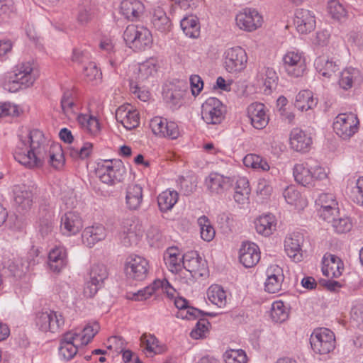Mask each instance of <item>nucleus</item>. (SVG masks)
<instances>
[{
	"mask_svg": "<svg viewBox=\"0 0 363 363\" xmlns=\"http://www.w3.org/2000/svg\"><path fill=\"white\" fill-rule=\"evenodd\" d=\"M13 156L18 162L30 169L42 167L45 160L56 169H62L65 164L62 146L53 143L49 147L44 134L38 129L20 136Z\"/></svg>",
	"mask_w": 363,
	"mask_h": 363,
	"instance_id": "1",
	"label": "nucleus"
},
{
	"mask_svg": "<svg viewBox=\"0 0 363 363\" xmlns=\"http://www.w3.org/2000/svg\"><path fill=\"white\" fill-rule=\"evenodd\" d=\"M126 45L134 51H143L149 49L152 44L151 32L142 26L129 25L123 33Z\"/></svg>",
	"mask_w": 363,
	"mask_h": 363,
	"instance_id": "2",
	"label": "nucleus"
},
{
	"mask_svg": "<svg viewBox=\"0 0 363 363\" xmlns=\"http://www.w3.org/2000/svg\"><path fill=\"white\" fill-rule=\"evenodd\" d=\"M182 259L184 273L182 274L184 275L181 277L182 282L188 283L191 278L199 279L208 274L206 263L196 252H189L183 255Z\"/></svg>",
	"mask_w": 363,
	"mask_h": 363,
	"instance_id": "3",
	"label": "nucleus"
},
{
	"mask_svg": "<svg viewBox=\"0 0 363 363\" xmlns=\"http://www.w3.org/2000/svg\"><path fill=\"white\" fill-rule=\"evenodd\" d=\"M96 174L103 183L113 185L123 179L125 169L120 160H105L98 163Z\"/></svg>",
	"mask_w": 363,
	"mask_h": 363,
	"instance_id": "4",
	"label": "nucleus"
},
{
	"mask_svg": "<svg viewBox=\"0 0 363 363\" xmlns=\"http://www.w3.org/2000/svg\"><path fill=\"white\" fill-rule=\"evenodd\" d=\"M282 66L285 72L291 77H301L306 70V58L297 49L287 50L282 57Z\"/></svg>",
	"mask_w": 363,
	"mask_h": 363,
	"instance_id": "5",
	"label": "nucleus"
},
{
	"mask_svg": "<svg viewBox=\"0 0 363 363\" xmlns=\"http://www.w3.org/2000/svg\"><path fill=\"white\" fill-rule=\"evenodd\" d=\"M310 343L315 353L326 354L335 349V337L333 332L328 328H317L311 335Z\"/></svg>",
	"mask_w": 363,
	"mask_h": 363,
	"instance_id": "6",
	"label": "nucleus"
},
{
	"mask_svg": "<svg viewBox=\"0 0 363 363\" xmlns=\"http://www.w3.org/2000/svg\"><path fill=\"white\" fill-rule=\"evenodd\" d=\"M359 121L356 114L343 113L337 115L333 122L335 133L343 140H348L359 130Z\"/></svg>",
	"mask_w": 363,
	"mask_h": 363,
	"instance_id": "7",
	"label": "nucleus"
},
{
	"mask_svg": "<svg viewBox=\"0 0 363 363\" xmlns=\"http://www.w3.org/2000/svg\"><path fill=\"white\" fill-rule=\"evenodd\" d=\"M64 324L65 318L59 312L49 310L35 314V325L43 333H57Z\"/></svg>",
	"mask_w": 363,
	"mask_h": 363,
	"instance_id": "8",
	"label": "nucleus"
},
{
	"mask_svg": "<svg viewBox=\"0 0 363 363\" xmlns=\"http://www.w3.org/2000/svg\"><path fill=\"white\" fill-rule=\"evenodd\" d=\"M247 56L245 50L240 46L227 49L223 54V65L230 73L243 70L247 65Z\"/></svg>",
	"mask_w": 363,
	"mask_h": 363,
	"instance_id": "9",
	"label": "nucleus"
},
{
	"mask_svg": "<svg viewBox=\"0 0 363 363\" xmlns=\"http://www.w3.org/2000/svg\"><path fill=\"white\" fill-rule=\"evenodd\" d=\"M225 108L215 97H210L201 106V117L207 124H219L224 119Z\"/></svg>",
	"mask_w": 363,
	"mask_h": 363,
	"instance_id": "10",
	"label": "nucleus"
},
{
	"mask_svg": "<svg viewBox=\"0 0 363 363\" xmlns=\"http://www.w3.org/2000/svg\"><path fill=\"white\" fill-rule=\"evenodd\" d=\"M143 235L141 225L133 218H127L121 223L120 238L125 247L136 245Z\"/></svg>",
	"mask_w": 363,
	"mask_h": 363,
	"instance_id": "11",
	"label": "nucleus"
},
{
	"mask_svg": "<svg viewBox=\"0 0 363 363\" xmlns=\"http://www.w3.org/2000/svg\"><path fill=\"white\" fill-rule=\"evenodd\" d=\"M150 127L155 135L161 138L175 140L181 135L179 126L175 122L168 121L162 117L152 118Z\"/></svg>",
	"mask_w": 363,
	"mask_h": 363,
	"instance_id": "12",
	"label": "nucleus"
},
{
	"mask_svg": "<svg viewBox=\"0 0 363 363\" xmlns=\"http://www.w3.org/2000/svg\"><path fill=\"white\" fill-rule=\"evenodd\" d=\"M235 21L241 30L252 32L262 26L263 17L256 9L246 8L236 15Z\"/></svg>",
	"mask_w": 363,
	"mask_h": 363,
	"instance_id": "13",
	"label": "nucleus"
},
{
	"mask_svg": "<svg viewBox=\"0 0 363 363\" xmlns=\"http://www.w3.org/2000/svg\"><path fill=\"white\" fill-rule=\"evenodd\" d=\"M336 197L330 193H322L315 199L318 213L323 220L330 222L339 213Z\"/></svg>",
	"mask_w": 363,
	"mask_h": 363,
	"instance_id": "14",
	"label": "nucleus"
},
{
	"mask_svg": "<svg viewBox=\"0 0 363 363\" xmlns=\"http://www.w3.org/2000/svg\"><path fill=\"white\" fill-rule=\"evenodd\" d=\"M125 270L130 278L142 281L148 274L149 263L144 257L132 255L126 259Z\"/></svg>",
	"mask_w": 363,
	"mask_h": 363,
	"instance_id": "15",
	"label": "nucleus"
},
{
	"mask_svg": "<svg viewBox=\"0 0 363 363\" xmlns=\"http://www.w3.org/2000/svg\"><path fill=\"white\" fill-rule=\"evenodd\" d=\"M233 179L217 172H211L205 179V186L211 195H221L230 189Z\"/></svg>",
	"mask_w": 363,
	"mask_h": 363,
	"instance_id": "16",
	"label": "nucleus"
},
{
	"mask_svg": "<svg viewBox=\"0 0 363 363\" xmlns=\"http://www.w3.org/2000/svg\"><path fill=\"white\" fill-rule=\"evenodd\" d=\"M116 119L127 130L134 129L140 123L139 113L130 104L119 106L116 111Z\"/></svg>",
	"mask_w": 363,
	"mask_h": 363,
	"instance_id": "17",
	"label": "nucleus"
},
{
	"mask_svg": "<svg viewBox=\"0 0 363 363\" xmlns=\"http://www.w3.org/2000/svg\"><path fill=\"white\" fill-rule=\"evenodd\" d=\"M161 289L169 297H174L175 290L167 279H158L155 281L151 285L139 290L137 294L133 295L135 301H143L149 298L157 290Z\"/></svg>",
	"mask_w": 363,
	"mask_h": 363,
	"instance_id": "18",
	"label": "nucleus"
},
{
	"mask_svg": "<svg viewBox=\"0 0 363 363\" xmlns=\"http://www.w3.org/2000/svg\"><path fill=\"white\" fill-rule=\"evenodd\" d=\"M78 340L77 333L72 330L65 333L60 340V355L66 360L72 359L77 353L78 346L81 345Z\"/></svg>",
	"mask_w": 363,
	"mask_h": 363,
	"instance_id": "19",
	"label": "nucleus"
},
{
	"mask_svg": "<svg viewBox=\"0 0 363 363\" xmlns=\"http://www.w3.org/2000/svg\"><path fill=\"white\" fill-rule=\"evenodd\" d=\"M284 280L282 268L277 264L270 265L267 269V279L264 283L265 291L275 294L281 291Z\"/></svg>",
	"mask_w": 363,
	"mask_h": 363,
	"instance_id": "20",
	"label": "nucleus"
},
{
	"mask_svg": "<svg viewBox=\"0 0 363 363\" xmlns=\"http://www.w3.org/2000/svg\"><path fill=\"white\" fill-rule=\"evenodd\" d=\"M294 24L297 31L301 34H306L315 28L314 13L307 9H300L296 11Z\"/></svg>",
	"mask_w": 363,
	"mask_h": 363,
	"instance_id": "21",
	"label": "nucleus"
},
{
	"mask_svg": "<svg viewBox=\"0 0 363 363\" xmlns=\"http://www.w3.org/2000/svg\"><path fill=\"white\" fill-rule=\"evenodd\" d=\"M82 228L83 220L78 213L69 211L62 216L60 229L64 235H76Z\"/></svg>",
	"mask_w": 363,
	"mask_h": 363,
	"instance_id": "22",
	"label": "nucleus"
},
{
	"mask_svg": "<svg viewBox=\"0 0 363 363\" xmlns=\"http://www.w3.org/2000/svg\"><path fill=\"white\" fill-rule=\"evenodd\" d=\"M239 259L246 268L255 266L260 259L258 246L253 242H243L240 249Z\"/></svg>",
	"mask_w": 363,
	"mask_h": 363,
	"instance_id": "23",
	"label": "nucleus"
},
{
	"mask_svg": "<svg viewBox=\"0 0 363 363\" xmlns=\"http://www.w3.org/2000/svg\"><path fill=\"white\" fill-rule=\"evenodd\" d=\"M247 116L252 125L258 130L263 129L269 123L265 106L262 103H252L247 107Z\"/></svg>",
	"mask_w": 363,
	"mask_h": 363,
	"instance_id": "24",
	"label": "nucleus"
},
{
	"mask_svg": "<svg viewBox=\"0 0 363 363\" xmlns=\"http://www.w3.org/2000/svg\"><path fill=\"white\" fill-rule=\"evenodd\" d=\"M303 237L299 233L289 235L284 240V250L287 255L294 262H300L302 259L301 245Z\"/></svg>",
	"mask_w": 363,
	"mask_h": 363,
	"instance_id": "25",
	"label": "nucleus"
},
{
	"mask_svg": "<svg viewBox=\"0 0 363 363\" xmlns=\"http://www.w3.org/2000/svg\"><path fill=\"white\" fill-rule=\"evenodd\" d=\"M107 236L106 228L101 225L86 227L82 234V242L89 247H92L96 243L104 240Z\"/></svg>",
	"mask_w": 363,
	"mask_h": 363,
	"instance_id": "26",
	"label": "nucleus"
},
{
	"mask_svg": "<svg viewBox=\"0 0 363 363\" xmlns=\"http://www.w3.org/2000/svg\"><path fill=\"white\" fill-rule=\"evenodd\" d=\"M342 260L334 255H325L323 259V274L328 278H337L343 271Z\"/></svg>",
	"mask_w": 363,
	"mask_h": 363,
	"instance_id": "27",
	"label": "nucleus"
},
{
	"mask_svg": "<svg viewBox=\"0 0 363 363\" xmlns=\"http://www.w3.org/2000/svg\"><path fill=\"white\" fill-rule=\"evenodd\" d=\"M312 144V138L300 128H294L290 133L291 147L301 152H308Z\"/></svg>",
	"mask_w": 363,
	"mask_h": 363,
	"instance_id": "28",
	"label": "nucleus"
},
{
	"mask_svg": "<svg viewBox=\"0 0 363 363\" xmlns=\"http://www.w3.org/2000/svg\"><path fill=\"white\" fill-rule=\"evenodd\" d=\"M67 264V254L64 247H55L48 255V265L54 272H60Z\"/></svg>",
	"mask_w": 363,
	"mask_h": 363,
	"instance_id": "29",
	"label": "nucleus"
},
{
	"mask_svg": "<svg viewBox=\"0 0 363 363\" xmlns=\"http://www.w3.org/2000/svg\"><path fill=\"white\" fill-rule=\"evenodd\" d=\"M177 247H169L164 254V260L169 270L174 273H184L183 259Z\"/></svg>",
	"mask_w": 363,
	"mask_h": 363,
	"instance_id": "30",
	"label": "nucleus"
},
{
	"mask_svg": "<svg viewBox=\"0 0 363 363\" xmlns=\"http://www.w3.org/2000/svg\"><path fill=\"white\" fill-rule=\"evenodd\" d=\"M14 77L18 80L23 87H28L34 83L36 77L33 73V67L30 62H22L16 66Z\"/></svg>",
	"mask_w": 363,
	"mask_h": 363,
	"instance_id": "31",
	"label": "nucleus"
},
{
	"mask_svg": "<svg viewBox=\"0 0 363 363\" xmlns=\"http://www.w3.org/2000/svg\"><path fill=\"white\" fill-rule=\"evenodd\" d=\"M151 23L157 31L164 33L170 30L172 23L165 11L160 6L152 9Z\"/></svg>",
	"mask_w": 363,
	"mask_h": 363,
	"instance_id": "32",
	"label": "nucleus"
},
{
	"mask_svg": "<svg viewBox=\"0 0 363 363\" xmlns=\"http://www.w3.org/2000/svg\"><path fill=\"white\" fill-rule=\"evenodd\" d=\"M174 305L179 310L176 314L178 318L191 320L203 315V311L189 306L188 301L182 297L175 298Z\"/></svg>",
	"mask_w": 363,
	"mask_h": 363,
	"instance_id": "33",
	"label": "nucleus"
},
{
	"mask_svg": "<svg viewBox=\"0 0 363 363\" xmlns=\"http://www.w3.org/2000/svg\"><path fill=\"white\" fill-rule=\"evenodd\" d=\"M121 13L130 21H135L143 13L144 5L139 0H123L121 3Z\"/></svg>",
	"mask_w": 363,
	"mask_h": 363,
	"instance_id": "34",
	"label": "nucleus"
},
{
	"mask_svg": "<svg viewBox=\"0 0 363 363\" xmlns=\"http://www.w3.org/2000/svg\"><path fill=\"white\" fill-rule=\"evenodd\" d=\"M317 72L325 78H331L340 69V65L336 61L324 56L317 57L314 62Z\"/></svg>",
	"mask_w": 363,
	"mask_h": 363,
	"instance_id": "35",
	"label": "nucleus"
},
{
	"mask_svg": "<svg viewBox=\"0 0 363 363\" xmlns=\"http://www.w3.org/2000/svg\"><path fill=\"white\" fill-rule=\"evenodd\" d=\"M143 188L140 185L133 184L128 186L125 192V204L129 210H138L143 203Z\"/></svg>",
	"mask_w": 363,
	"mask_h": 363,
	"instance_id": "36",
	"label": "nucleus"
},
{
	"mask_svg": "<svg viewBox=\"0 0 363 363\" xmlns=\"http://www.w3.org/2000/svg\"><path fill=\"white\" fill-rule=\"evenodd\" d=\"M140 341L147 356L152 357L166 351L165 345L161 344L154 335L145 333L141 336Z\"/></svg>",
	"mask_w": 363,
	"mask_h": 363,
	"instance_id": "37",
	"label": "nucleus"
},
{
	"mask_svg": "<svg viewBox=\"0 0 363 363\" xmlns=\"http://www.w3.org/2000/svg\"><path fill=\"white\" fill-rule=\"evenodd\" d=\"M255 226L257 233L269 236L276 230V218L271 213L260 216L255 220Z\"/></svg>",
	"mask_w": 363,
	"mask_h": 363,
	"instance_id": "38",
	"label": "nucleus"
},
{
	"mask_svg": "<svg viewBox=\"0 0 363 363\" xmlns=\"http://www.w3.org/2000/svg\"><path fill=\"white\" fill-rule=\"evenodd\" d=\"M243 164L247 167L261 169L262 171H270L272 176H277L279 170L275 167H270L266 160L255 154H248L243 159Z\"/></svg>",
	"mask_w": 363,
	"mask_h": 363,
	"instance_id": "39",
	"label": "nucleus"
},
{
	"mask_svg": "<svg viewBox=\"0 0 363 363\" xmlns=\"http://www.w3.org/2000/svg\"><path fill=\"white\" fill-rule=\"evenodd\" d=\"M362 81L360 72L355 68L349 67L340 72L338 80L339 86L344 90H348L356 83Z\"/></svg>",
	"mask_w": 363,
	"mask_h": 363,
	"instance_id": "40",
	"label": "nucleus"
},
{
	"mask_svg": "<svg viewBox=\"0 0 363 363\" xmlns=\"http://www.w3.org/2000/svg\"><path fill=\"white\" fill-rule=\"evenodd\" d=\"M293 175L295 181L303 186L313 185L312 171L308 168L307 163L296 164L293 169Z\"/></svg>",
	"mask_w": 363,
	"mask_h": 363,
	"instance_id": "41",
	"label": "nucleus"
},
{
	"mask_svg": "<svg viewBox=\"0 0 363 363\" xmlns=\"http://www.w3.org/2000/svg\"><path fill=\"white\" fill-rule=\"evenodd\" d=\"M157 71V60L150 58L147 60L139 64L137 72L138 82H145L150 77H153Z\"/></svg>",
	"mask_w": 363,
	"mask_h": 363,
	"instance_id": "42",
	"label": "nucleus"
},
{
	"mask_svg": "<svg viewBox=\"0 0 363 363\" xmlns=\"http://www.w3.org/2000/svg\"><path fill=\"white\" fill-rule=\"evenodd\" d=\"M179 194L174 190H166L157 196V203L161 211L166 212L171 210L177 203Z\"/></svg>",
	"mask_w": 363,
	"mask_h": 363,
	"instance_id": "43",
	"label": "nucleus"
},
{
	"mask_svg": "<svg viewBox=\"0 0 363 363\" xmlns=\"http://www.w3.org/2000/svg\"><path fill=\"white\" fill-rule=\"evenodd\" d=\"M181 28L184 34L191 38H197L200 35V25L195 16L184 17L180 22Z\"/></svg>",
	"mask_w": 363,
	"mask_h": 363,
	"instance_id": "44",
	"label": "nucleus"
},
{
	"mask_svg": "<svg viewBox=\"0 0 363 363\" xmlns=\"http://www.w3.org/2000/svg\"><path fill=\"white\" fill-rule=\"evenodd\" d=\"M317 104V100L313 98V93L309 90L301 91L296 96L295 106L300 111H308Z\"/></svg>",
	"mask_w": 363,
	"mask_h": 363,
	"instance_id": "45",
	"label": "nucleus"
},
{
	"mask_svg": "<svg viewBox=\"0 0 363 363\" xmlns=\"http://www.w3.org/2000/svg\"><path fill=\"white\" fill-rule=\"evenodd\" d=\"M250 193L249 182L246 177H240L236 181L234 199L240 204L245 203Z\"/></svg>",
	"mask_w": 363,
	"mask_h": 363,
	"instance_id": "46",
	"label": "nucleus"
},
{
	"mask_svg": "<svg viewBox=\"0 0 363 363\" xmlns=\"http://www.w3.org/2000/svg\"><path fill=\"white\" fill-rule=\"evenodd\" d=\"M208 300L219 308H223L227 303L226 292L223 287L215 284L211 286L207 291Z\"/></svg>",
	"mask_w": 363,
	"mask_h": 363,
	"instance_id": "47",
	"label": "nucleus"
},
{
	"mask_svg": "<svg viewBox=\"0 0 363 363\" xmlns=\"http://www.w3.org/2000/svg\"><path fill=\"white\" fill-rule=\"evenodd\" d=\"M74 92L72 89H66L61 99V108L63 113L68 118H74L77 116L76 105L74 101Z\"/></svg>",
	"mask_w": 363,
	"mask_h": 363,
	"instance_id": "48",
	"label": "nucleus"
},
{
	"mask_svg": "<svg viewBox=\"0 0 363 363\" xmlns=\"http://www.w3.org/2000/svg\"><path fill=\"white\" fill-rule=\"evenodd\" d=\"M289 315V308L281 301L273 302L270 316L275 323H282L287 320Z\"/></svg>",
	"mask_w": 363,
	"mask_h": 363,
	"instance_id": "49",
	"label": "nucleus"
},
{
	"mask_svg": "<svg viewBox=\"0 0 363 363\" xmlns=\"http://www.w3.org/2000/svg\"><path fill=\"white\" fill-rule=\"evenodd\" d=\"M77 118L81 127L87 132L91 134H96L99 132V123L96 117L88 114H79Z\"/></svg>",
	"mask_w": 363,
	"mask_h": 363,
	"instance_id": "50",
	"label": "nucleus"
},
{
	"mask_svg": "<svg viewBox=\"0 0 363 363\" xmlns=\"http://www.w3.org/2000/svg\"><path fill=\"white\" fill-rule=\"evenodd\" d=\"M108 276L106 267L102 264H96L90 269L89 279L102 286Z\"/></svg>",
	"mask_w": 363,
	"mask_h": 363,
	"instance_id": "51",
	"label": "nucleus"
},
{
	"mask_svg": "<svg viewBox=\"0 0 363 363\" xmlns=\"http://www.w3.org/2000/svg\"><path fill=\"white\" fill-rule=\"evenodd\" d=\"M328 11L333 19L339 21H344L347 18L346 9L337 0H330L328 1Z\"/></svg>",
	"mask_w": 363,
	"mask_h": 363,
	"instance_id": "52",
	"label": "nucleus"
},
{
	"mask_svg": "<svg viewBox=\"0 0 363 363\" xmlns=\"http://www.w3.org/2000/svg\"><path fill=\"white\" fill-rule=\"evenodd\" d=\"M198 224L200 226L201 238L207 242L211 241L215 237L216 231L209 219L206 216H202L199 218Z\"/></svg>",
	"mask_w": 363,
	"mask_h": 363,
	"instance_id": "53",
	"label": "nucleus"
},
{
	"mask_svg": "<svg viewBox=\"0 0 363 363\" xmlns=\"http://www.w3.org/2000/svg\"><path fill=\"white\" fill-rule=\"evenodd\" d=\"M33 191L29 188L24 187L23 189L16 194L15 201L23 209H28L33 204Z\"/></svg>",
	"mask_w": 363,
	"mask_h": 363,
	"instance_id": "54",
	"label": "nucleus"
},
{
	"mask_svg": "<svg viewBox=\"0 0 363 363\" xmlns=\"http://www.w3.org/2000/svg\"><path fill=\"white\" fill-rule=\"evenodd\" d=\"M99 329L100 326L97 322L87 325L81 333H77V335H79V343L81 345H87L99 332Z\"/></svg>",
	"mask_w": 363,
	"mask_h": 363,
	"instance_id": "55",
	"label": "nucleus"
},
{
	"mask_svg": "<svg viewBox=\"0 0 363 363\" xmlns=\"http://www.w3.org/2000/svg\"><path fill=\"white\" fill-rule=\"evenodd\" d=\"M334 217H332L330 222H332V226L337 233H346L351 230L352 223L350 218L341 217L336 219Z\"/></svg>",
	"mask_w": 363,
	"mask_h": 363,
	"instance_id": "56",
	"label": "nucleus"
},
{
	"mask_svg": "<svg viewBox=\"0 0 363 363\" xmlns=\"http://www.w3.org/2000/svg\"><path fill=\"white\" fill-rule=\"evenodd\" d=\"M84 75L87 82L97 84L101 79L102 73L95 63L90 62L84 68Z\"/></svg>",
	"mask_w": 363,
	"mask_h": 363,
	"instance_id": "57",
	"label": "nucleus"
},
{
	"mask_svg": "<svg viewBox=\"0 0 363 363\" xmlns=\"http://www.w3.org/2000/svg\"><path fill=\"white\" fill-rule=\"evenodd\" d=\"M210 323L207 319L201 318L198 320L194 328L191 330L190 335L193 339L198 340L206 337L208 332Z\"/></svg>",
	"mask_w": 363,
	"mask_h": 363,
	"instance_id": "58",
	"label": "nucleus"
},
{
	"mask_svg": "<svg viewBox=\"0 0 363 363\" xmlns=\"http://www.w3.org/2000/svg\"><path fill=\"white\" fill-rule=\"evenodd\" d=\"M225 363H246L247 358L242 350H230L225 354Z\"/></svg>",
	"mask_w": 363,
	"mask_h": 363,
	"instance_id": "59",
	"label": "nucleus"
},
{
	"mask_svg": "<svg viewBox=\"0 0 363 363\" xmlns=\"http://www.w3.org/2000/svg\"><path fill=\"white\" fill-rule=\"evenodd\" d=\"M107 348L116 352H122L125 347V340L120 336H112L107 340Z\"/></svg>",
	"mask_w": 363,
	"mask_h": 363,
	"instance_id": "60",
	"label": "nucleus"
},
{
	"mask_svg": "<svg viewBox=\"0 0 363 363\" xmlns=\"http://www.w3.org/2000/svg\"><path fill=\"white\" fill-rule=\"evenodd\" d=\"M350 318L357 326L363 325V305L357 303L352 306L350 311Z\"/></svg>",
	"mask_w": 363,
	"mask_h": 363,
	"instance_id": "61",
	"label": "nucleus"
},
{
	"mask_svg": "<svg viewBox=\"0 0 363 363\" xmlns=\"http://www.w3.org/2000/svg\"><path fill=\"white\" fill-rule=\"evenodd\" d=\"M19 113L18 107L9 102L0 103V117L15 116Z\"/></svg>",
	"mask_w": 363,
	"mask_h": 363,
	"instance_id": "62",
	"label": "nucleus"
},
{
	"mask_svg": "<svg viewBox=\"0 0 363 363\" xmlns=\"http://www.w3.org/2000/svg\"><path fill=\"white\" fill-rule=\"evenodd\" d=\"M272 191V186L270 181L262 178L259 179L257 186V193L262 196H268Z\"/></svg>",
	"mask_w": 363,
	"mask_h": 363,
	"instance_id": "63",
	"label": "nucleus"
},
{
	"mask_svg": "<svg viewBox=\"0 0 363 363\" xmlns=\"http://www.w3.org/2000/svg\"><path fill=\"white\" fill-rule=\"evenodd\" d=\"M283 196L288 203L293 205L296 203V201L300 196V194L294 187L289 186L284 191Z\"/></svg>",
	"mask_w": 363,
	"mask_h": 363,
	"instance_id": "64",
	"label": "nucleus"
}]
</instances>
